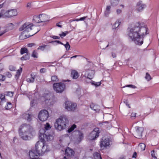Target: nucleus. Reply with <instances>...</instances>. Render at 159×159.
<instances>
[{
  "mask_svg": "<svg viewBox=\"0 0 159 159\" xmlns=\"http://www.w3.org/2000/svg\"><path fill=\"white\" fill-rule=\"evenodd\" d=\"M34 73H32L31 74V77L33 79V80H34L35 79H36V77L37 76L36 75H34Z\"/></svg>",
  "mask_w": 159,
  "mask_h": 159,
  "instance_id": "8fccbe9b",
  "label": "nucleus"
},
{
  "mask_svg": "<svg viewBox=\"0 0 159 159\" xmlns=\"http://www.w3.org/2000/svg\"><path fill=\"white\" fill-rule=\"evenodd\" d=\"M14 28V25L12 23H10L8 24L7 25L6 27V30H4V31H3L0 34V36L2 35V34L5 33L6 32L8 31L11 30L13 29Z\"/></svg>",
  "mask_w": 159,
  "mask_h": 159,
  "instance_id": "dca6fc26",
  "label": "nucleus"
},
{
  "mask_svg": "<svg viewBox=\"0 0 159 159\" xmlns=\"http://www.w3.org/2000/svg\"><path fill=\"white\" fill-rule=\"evenodd\" d=\"M52 38L54 39H59L60 37L58 36H53L52 37Z\"/></svg>",
  "mask_w": 159,
  "mask_h": 159,
  "instance_id": "13d9d810",
  "label": "nucleus"
},
{
  "mask_svg": "<svg viewBox=\"0 0 159 159\" xmlns=\"http://www.w3.org/2000/svg\"><path fill=\"white\" fill-rule=\"evenodd\" d=\"M136 113H132L131 114V117H134L136 116Z\"/></svg>",
  "mask_w": 159,
  "mask_h": 159,
  "instance_id": "bf43d9fd",
  "label": "nucleus"
},
{
  "mask_svg": "<svg viewBox=\"0 0 159 159\" xmlns=\"http://www.w3.org/2000/svg\"><path fill=\"white\" fill-rule=\"evenodd\" d=\"M80 21V20H79V19H73V20H70V21L71 22L72 21Z\"/></svg>",
  "mask_w": 159,
  "mask_h": 159,
  "instance_id": "0e129e2a",
  "label": "nucleus"
},
{
  "mask_svg": "<svg viewBox=\"0 0 159 159\" xmlns=\"http://www.w3.org/2000/svg\"><path fill=\"white\" fill-rule=\"evenodd\" d=\"M156 153L155 152L154 150H152L151 152V155L152 157L155 159H157L156 156Z\"/></svg>",
  "mask_w": 159,
  "mask_h": 159,
  "instance_id": "c9c22d12",
  "label": "nucleus"
},
{
  "mask_svg": "<svg viewBox=\"0 0 159 159\" xmlns=\"http://www.w3.org/2000/svg\"><path fill=\"white\" fill-rule=\"evenodd\" d=\"M9 13L10 18L16 16L18 14L16 10L15 9L9 10Z\"/></svg>",
  "mask_w": 159,
  "mask_h": 159,
  "instance_id": "b1692460",
  "label": "nucleus"
},
{
  "mask_svg": "<svg viewBox=\"0 0 159 159\" xmlns=\"http://www.w3.org/2000/svg\"><path fill=\"white\" fill-rule=\"evenodd\" d=\"M124 102L125 103V104L129 108H130V106L128 104V101L127 100H124Z\"/></svg>",
  "mask_w": 159,
  "mask_h": 159,
  "instance_id": "49530a36",
  "label": "nucleus"
},
{
  "mask_svg": "<svg viewBox=\"0 0 159 159\" xmlns=\"http://www.w3.org/2000/svg\"><path fill=\"white\" fill-rule=\"evenodd\" d=\"M136 129V135L135 137L139 139H140L142 137V133L143 131V127L139 126L135 127Z\"/></svg>",
  "mask_w": 159,
  "mask_h": 159,
  "instance_id": "ddd939ff",
  "label": "nucleus"
},
{
  "mask_svg": "<svg viewBox=\"0 0 159 159\" xmlns=\"http://www.w3.org/2000/svg\"><path fill=\"white\" fill-rule=\"evenodd\" d=\"M9 69L11 71H14L15 70L16 68L13 66H9Z\"/></svg>",
  "mask_w": 159,
  "mask_h": 159,
  "instance_id": "c03bdc74",
  "label": "nucleus"
},
{
  "mask_svg": "<svg viewBox=\"0 0 159 159\" xmlns=\"http://www.w3.org/2000/svg\"><path fill=\"white\" fill-rule=\"evenodd\" d=\"M77 105L76 103H73L71 102L67 101L65 103V107L68 111H72L74 110Z\"/></svg>",
  "mask_w": 159,
  "mask_h": 159,
  "instance_id": "f8f14e48",
  "label": "nucleus"
},
{
  "mask_svg": "<svg viewBox=\"0 0 159 159\" xmlns=\"http://www.w3.org/2000/svg\"><path fill=\"white\" fill-rule=\"evenodd\" d=\"M136 156H137V153L136 152H135L133 156H132V157L133 158H136Z\"/></svg>",
  "mask_w": 159,
  "mask_h": 159,
  "instance_id": "338daca9",
  "label": "nucleus"
},
{
  "mask_svg": "<svg viewBox=\"0 0 159 159\" xmlns=\"http://www.w3.org/2000/svg\"><path fill=\"white\" fill-rule=\"evenodd\" d=\"M29 156L30 157V159H40L38 157H38V155L36 153L35 151L34 150H31L29 152Z\"/></svg>",
  "mask_w": 159,
  "mask_h": 159,
  "instance_id": "6ab92c4d",
  "label": "nucleus"
},
{
  "mask_svg": "<svg viewBox=\"0 0 159 159\" xmlns=\"http://www.w3.org/2000/svg\"><path fill=\"white\" fill-rule=\"evenodd\" d=\"M125 87H130L133 89H135L136 88V86L132 84H129V85H126L125 86H124L123 88H125Z\"/></svg>",
  "mask_w": 159,
  "mask_h": 159,
  "instance_id": "a19ab883",
  "label": "nucleus"
},
{
  "mask_svg": "<svg viewBox=\"0 0 159 159\" xmlns=\"http://www.w3.org/2000/svg\"><path fill=\"white\" fill-rule=\"evenodd\" d=\"M33 26V25L32 23L29 22L25 23L21 25L19 29L20 31H23L21 33V34L20 36V39H23L28 38L30 36H33L40 30H38L37 31L34 32V33L33 34H29L28 35L25 34V33H27L32 30V27Z\"/></svg>",
  "mask_w": 159,
  "mask_h": 159,
  "instance_id": "20e7f679",
  "label": "nucleus"
},
{
  "mask_svg": "<svg viewBox=\"0 0 159 159\" xmlns=\"http://www.w3.org/2000/svg\"><path fill=\"white\" fill-rule=\"evenodd\" d=\"M95 73L94 70H89L87 73L84 74V76L85 78L92 80L94 77Z\"/></svg>",
  "mask_w": 159,
  "mask_h": 159,
  "instance_id": "2eb2a0df",
  "label": "nucleus"
},
{
  "mask_svg": "<svg viewBox=\"0 0 159 159\" xmlns=\"http://www.w3.org/2000/svg\"><path fill=\"white\" fill-rule=\"evenodd\" d=\"M30 57L28 54H26L25 56H23L20 58L21 60H26L29 59Z\"/></svg>",
  "mask_w": 159,
  "mask_h": 159,
  "instance_id": "7c9ffc66",
  "label": "nucleus"
},
{
  "mask_svg": "<svg viewBox=\"0 0 159 159\" xmlns=\"http://www.w3.org/2000/svg\"><path fill=\"white\" fill-rule=\"evenodd\" d=\"M50 46L48 45H43L39 46L37 49L42 51H43L46 49L47 51H48L50 50Z\"/></svg>",
  "mask_w": 159,
  "mask_h": 159,
  "instance_id": "412c9836",
  "label": "nucleus"
},
{
  "mask_svg": "<svg viewBox=\"0 0 159 159\" xmlns=\"http://www.w3.org/2000/svg\"><path fill=\"white\" fill-rule=\"evenodd\" d=\"M74 153L73 150L69 147L66 148L65 150V155L68 157L73 156Z\"/></svg>",
  "mask_w": 159,
  "mask_h": 159,
  "instance_id": "f3484780",
  "label": "nucleus"
},
{
  "mask_svg": "<svg viewBox=\"0 0 159 159\" xmlns=\"http://www.w3.org/2000/svg\"><path fill=\"white\" fill-rule=\"evenodd\" d=\"M146 5L143 3L142 1H139L137 3L136 10L137 12L141 11L144 8L146 7Z\"/></svg>",
  "mask_w": 159,
  "mask_h": 159,
  "instance_id": "4468645a",
  "label": "nucleus"
},
{
  "mask_svg": "<svg viewBox=\"0 0 159 159\" xmlns=\"http://www.w3.org/2000/svg\"><path fill=\"white\" fill-rule=\"evenodd\" d=\"M121 22V20H120L119 19L117 20L113 25L112 28L114 29H116L119 26Z\"/></svg>",
  "mask_w": 159,
  "mask_h": 159,
  "instance_id": "a878e982",
  "label": "nucleus"
},
{
  "mask_svg": "<svg viewBox=\"0 0 159 159\" xmlns=\"http://www.w3.org/2000/svg\"><path fill=\"white\" fill-rule=\"evenodd\" d=\"M139 147H140L142 151H144L145 149L146 145L144 143H141L139 144Z\"/></svg>",
  "mask_w": 159,
  "mask_h": 159,
  "instance_id": "2f4dec72",
  "label": "nucleus"
},
{
  "mask_svg": "<svg viewBox=\"0 0 159 159\" xmlns=\"http://www.w3.org/2000/svg\"><path fill=\"white\" fill-rule=\"evenodd\" d=\"M90 107L92 109L97 112H98L100 110L99 106L97 105H94L93 103L90 105Z\"/></svg>",
  "mask_w": 159,
  "mask_h": 159,
  "instance_id": "393cba45",
  "label": "nucleus"
},
{
  "mask_svg": "<svg viewBox=\"0 0 159 159\" xmlns=\"http://www.w3.org/2000/svg\"><path fill=\"white\" fill-rule=\"evenodd\" d=\"M145 78L146 79L148 80H151L152 79L150 75L148 73H146V75L145 77Z\"/></svg>",
  "mask_w": 159,
  "mask_h": 159,
  "instance_id": "37998d69",
  "label": "nucleus"
},
{
  "mask_svg": "<svg viewBox=\"0 0 159 159\" xmlns=\"http://www.w3.org/2000/svg\"><path fill=\"white\" fill-rule=\"evenodd\" d=\"M139 25H138V26L136 25L130 29L128 35L135 44L141 45L143 43V38L145 34H148L147 32L148 29L145 27H140Z\"/></svg>",
  "mask_w": 159,
  "mask_h": 159,
  "instance_id": "f257e3e1",
  "label": "nucleus"
},
{
  "mask_svg": "<svg viewBox=\"0 0 159 159\" xmlns=\"http://www.w3.org/2000/svg\"><path fill=\"white\" fill-rule=\"evenodd\" d=\"M91 83L92 84V85H93L96 87L99 86L101 84L100 82H96L94 81H93V80H91Z\"/></svg>",
  "mask_w": 159,
  "mask_h": 159,
  "instance_id": "72a5a7b5",
  "label": "nucleus"
},
{
  "mask_svg": "<svg viewBox=\"0 0 159 159\" xmlns=\"http://www.w3.org/2000/svg\"><path fill=\"white\" fill-rule=\"evenodd\" d=\"M22 71V68L20 67V70H17V71L16 72V76H19L20 75V74L21 72Z\"/></svg>",
  "mask_w": 159,
  "mask_h": 159,
  "instance_id": "ea45409f",
  "label": "nucleus"
},
{
  "mask_svg": "<svg viewBox=\"0 0 159 159\" xmlns=\"http://www.w3.org/2000/svg\"><path fill=\"white\" fill-rule=\"evenodd\" d=\"M120 0H110L111 4L112 6H116Z\"/></svg>",
  "mask_w": 159,
  "mask_h": 159,
  "instance_id": "cd10ccee",
  "label": "nucleus"
},
{
  "mask_svg": "<svg viewBox=\"0 0 159 159\" xmlns=\"http://www.w3.org/2000/svg\"><path fill=\"white\" fill-rule=\"evenodd\" d=\"M31 3H30V2H28L27 4L26 7H28V8H30L31 7Z\"/></svg>",
  "mask_w": 159,
  "mask_h": 159,
  "instance_id": "e2e57ef3",
  "label": "nucleus"
},
{
  "mask_svg": "<svg viewBox=\"0 0 159 159\" xmlns=\"http://www.w3.org/2000/svg\"><path fill=\"white\" fill-rule=\"evenodd\" d=\"M111 55L113 57L115 58L116 57V53L114 52H112L111 53Z\"/></svg>",
  "mask_w": 159,
  "mask_h": 159,
  "instance_id": "6e6d98bb",
  "label": "nucleus"
},
{
  "mask_svg": "<svg viewBox=\"0 0 159 159\" xmlns=\"http://www.w3.org/2000/svg\"><path fill=\"white\" fill-rule=\"evenodd\" d=\"M53 42H57V43L58 44H60L62 45H64L63 43H61V42L60 41H58V40H56V41H52L51 43H52Z\"/></svg>",
  "mask_w": 159,
  "mask_h": 159,
  "instance_id": "603ef678",
  "label": "nucleus"
},
{
  "mask_svg": "<svg viewBox=\"0 0 159 159\" xmlns=\"http://www.w3.org/2000/svg\"><path fill=\"white\" fill-rule=\"evenodd\" d=\"M25 53H26V54H28V51L27 48H22L20 50V53L21 54H23Z\"/></svg>",
  "mask_w": 159,
  "mask_h": 159,
  "instance_id": "c85d7f7f",
  "label": "nucleus"
},
{
  "mask_svg": "<svg viewBox=\"0 0 159 159\" xmlns=\"http://www.w3.org/2000/svg\"><path fill=\"white\" fill-rule=\"evenodd\" d=\"M1 13H2V17L5 18H10L9 10L6 11L5 10H2L1 11Z\"/></svg>",
  "mask_w": 159,
  "mask_h": 159,
  "instance_id": "5701e85b",
  "label": "nucleus"
},
{
  "mask_svg": "<svg viewBox=\"0 0 159 159\" xmlns=\"http://www.w3.org/2000/svg\"><path fill=\"white\" fill-rule=\"evenodd\" d=\"M79 75L78 72L75 70H72L71 73V76L73 79H77L79 77Z\"/></svg>",
  "mask_w": 159,
  "mask_h": 159,
  "instance_id": "4be33fe9",
  "label": "nucleus"
},
{
  "mask_svg": "<svg viewBox=\"0 0 159 159\" xmlns=\"http://www.w3.org/2000/svg\"><path fill=\"white\" fill-rule=\"evenodd\" d=\"M100 131L98 128H94L90 133L89 135V138L90 140H95L99 136Z\"/></svg>",
  "mask_w": 159,
  "mask_h": 159,
  "instance_id": "1a4fd4ad",
  "label": "nucleus"
},
{
  "mask_svg": "<svg viewBox=\"0 0 159 159\" xmlns=\"http://www.w3.org/2000/svg\"><path fill=\"white\" fill-rule=\"evenodd\" d=\"M77 137L76 143H78L83 139V134L80 131H78L76 132Z\"/></svg>",
  "mask_w": 159,
  "mask_h": 159,
  "instance_id": "a211bd4d",
  "label": "nucleus"
},
{
  "mask_svg": "<svg viewBox=\"0 0 159 159\" xmlns=\"http://www.w3.org/2000/svg\"><path fill=\"white\" fill-rule=\"evenodd\" d=\"M76 125L75 124H73L71 125V126L68 129L67 131L68 133H70L73 131L76 128Z\"/></svg>",
  "mask_w": 159,
  "mask_h": 159,
  "instance_id": "c756f323",
  "label": "nucleus"
},
{
  "mask_svg": "<svg viewBox=\"0 0 159 159\" xmlns=\"http://www.w3.org/2000/svg\"><path fill=\"white\" fill-rule=\"evenodd\" d=\"M111 8V7L110 6H108L106 7V10L110 11Z\"/></svg>",
  "mask_w": 159,
  "mask_h": 159,
  "instance_id": "052dcab7",
  "label": "nucleus"
},
{
  "mask_svg": "<svg viewBox=\"0 0 159 159\" xmlns=\"http://www.w3.org/2000/svg\"><path fill=\"white\" fill-rule=\"evenodd\" d=\"M58 80V77L56 75H53L52 76L51 80Z\"/></svg>",
  "mask_w": 159,
  "mask_h": 159,
  "instance_id": "de8ad7c7",
  "label": "nucleus"
},
{
  "mask_svg": "<svg viewBox=\"0 0 159 159\" xmlns=\"http://www.w3.org/2000/svg\"><path fill=\"white\" fill-rule=\"evenodd\" d=\"M110 13V11L106 10L105 12V14L106 16H107Z\"/></svg>",
  "mask_w": 159,
  "mask_h": 159,
  "instance_id": "5fc2aeb1",
  "label": "nucleus"
},
{
  "mask_svg": "<svg viewBox=\"0 0 159 159\" xmlns=\"http://www.w3.org/2000/svg\"><path fill=\"white\" fill-rule=\"evenodd\" d=\"M86 18V17H81V18H80L79 19V20H83L84 19H85Z\"/></svg>",
  "mask_w": 159,
  "mask_h": 159,
  "instance_id": "774afa93",
  "label": "nucleus"
},
{
  "mask_svg": "<svg viewBox=\"0 0 159 159\" xmlns=\"http://www.w3.org/2000/svg\"><path fill=\"white\" fill-rule=\"evenodd\" d=\"M54 90L58 93H61L65 88V84L62 83H55L53 85Z\"/></svg>",
  "mask_w": 159,
  "mask_h": 159,
  "instance_id": "6e6552de",
  "label": "nucleus"
},
{
  "mask_svg": "<svg viewBox=\"0 0 159 159\" xmlns=\"http://www.w3.org/2000/svg\"><path fill=\"white\" fill-rule=\"evenodd\" d=\"M32 57L34 58H38V53L35 50L33 51L32 55Z\"/></svg>",
  "mask_w": 159,
  "mask_h": 159,
  "instance_id": "f704fd0d",
  "label": "nucleus"
},
{
  "mask_svg": "<svg viewBox=\"0 0 159 159\" xmlns=\"http://www.w3.org/2000/svg\"><path fill=\"white\" fill-rule=\"evenodd\" d=\"M41 140V141H38L35 144V150H34L38 155H42L49 151L48 146L43 142L45 141Z\"/></svg>",
  "mask_w": 159,
  "mask_h": 159,
  "instance_id": "39448f33",
  "label": "nucleus"
},
{
  "mask_svg": "<svg viewBox=\"0 0 159 159\" xmlns=\"http://www.w3.org/2000/svg\"><path fill=\"white\" fill-rule=\"evenodd\" d=\"M28 46L30 47H31L33 46H35V44L34 43H30L28 44Z\"/></svg>",
  "mask_w": 159,
  "mask_h": 159,
  "instance_id": "864d4df0",
  "label": "nucleus"
},
{
  "mask_svg": "<svg viewBox=\"0 0 159 159\" xmlns=\"http://www.w3.org/2000/svg\"><path fill=\"white\" fill-rule=\"evenodd\" d=\"M125 157L124 155L121 156L119 158V159H125Z\"/></svg>",
  "mask_w": 159,
  "mask_h": 159,
  "instance_id": "69168bd1",
  "label": "nucleus"
},
{
  "mask_svg": "<svg viewBox=\"0 0 159 159\" xmlns=\"http://www.w3.org/2000/svg\"><path fill=\"white\" fill-rule=\"evenodd\" d=\"M110 145L109 140L108 138H102L100 142V146L101 150L107 149Z\"/></svg>",
  "mask_w": 159,
  "mask_h": 159,
  "instance_id": "9b49d317",
  "label": "nucleus"
},
{
  "mask_svg": "<svg viewBox=\"0 0 159 159\" xmlns=\"http://www.w3.org/2000/svg\"><path fill=\"white\" fill-rule=\"evenodd\" d=\"M64 45L66 50H69L70 49V46L68 42H67L66 44L63 45Z\"/></svg>",
  "mask_w": 159,
  "mask_h": 159,
  "instance_id": "58836bf2",
  "label": "nucleus"
},
{
  "mask_svg": "<svg viewBox=\"0 0 159 159\" xmlns=\"http://www.w3.org/2000/svg\"><path fill=\"white\" fill-rule=\"evenodd\" d=\"M68 122V120L66 116H61L56 120L54 124L55 127L56 129L61 131L66 128Z\"/></svg>",
  "mask_w": 159,
  "mask_h": 159,
  "instance_id": "423d86ee",
  "label": "nucleus"
},
{
  "mask_svg": "<svg viewBox=\"0 0 159 159\" xmlns=\"http://www.w3.org/2000/svg\"><path fill=\"white\" fill-rule=\"evenodd\" d=\"M5 76L4 75H2L0 74V80H5Z\"/></svg>",
  "mask_w": 159,
  "mask_h": 159,
  "instance_id": "3c124183",
  "label": "nucleus"
},
{
  "mask_svg": "<svg viewBox=\"0 0 159 159\" xmlns=\"http://www.w3.org/2000/svg\"><path fill=\"white\" fill-rule=\"evenodd\" d=\"M0 99L1 100V101H4L5 100V95L4 94H0Z\"/></svg>",
  "mask_w": 159,
  "mask_h": 159,
  "instance_id": "79ce46f5",
  "label": "nucleus"
},
{
  "mask_svg": "<svg viewBox=\"0 0 159 159\" xmlns=\"http://www.w3.org/2000/svg\"><path fill=\"white\" fill-rule=\"evenodd\" d=\"M46 69L45 68H42L40 69V71L41 73H43L46 72Z\"/></svg>",
  "mask_w": 159,
  "mask_h": 159,
  "instance_id": "09e8293b",
  "label": "nucleus"
},
{
  "mask_svg": "<svg viewBox=\"0 0 159 159\" xmlns=\"http://www.w3.org/2000/svg\"><path fill=\"white\" fill-rule=\"evenodd\" d=\"M23 117L26 119L28 121H30L34 117V116L32 114L25 113L23 115Z\"/></svg>",
  "mask_w": 159,
  "mask_h": 159,
  "instance_id": "aec40b11",
  "label": "nucleus"
},
{
  "mask_svg": "<svg viewBox=\"0 0 159 159\" xmlns=\"http://www.w3.org/2000/svg\"><path fill=\"white\" fill-rule=\"evenodd\" d=\"M19 134L23 139L27 140L30 135H33L34 134V131L33 128L29 125L24 124L19 128Z\"/></svg>",
  "mask_w": 159,
  "mask_h": 159,
  "instance_id": "f03ea898",
  "label": "nucleus"
},
{
  "mask_svg": "<svg viewBox=\"0 0 159 159\" xmlns=\"http://www.w3.org/2000/svg\"><path fill=\"white\" fill-rule=\"evenodd\" d=\"M121 10L119 9H118L116 10V13L117 14L119 15L121 12Z\"/></svg>",
  "mask_w": 159,
  "mask_h": 159,
  "instance_id": "4d7b16f0",
  "label": "nucleus"
},
{
  "mask_svg": "<svg viewBox=\"0 0 159 159\" xmlns=\"http://www.w3.org/2000/svg\"><path fill=\"white\" fill-rule=\"evenodd\" d=\"M12 107V105L10 102H8L7 106L5 107V108L6 109L9 110Z\"/></svg>",
  "mask_w": 159,
  "mask_h": 159,
  "instance_id": "e433bc0d",
  "label": "nucleus"
},
{
  "mask_svg": "<svg viewBox=\"0 0 159 159\" xmlns=\"http://www.w3.org/2000/svg\"><path fill=\"white\" fill-rule=\"evenodd\" d=\"M3 69V65L0 63V72L2 71Z\"/></svg>",
  "mask_w": 159,
  "mask_h": 159,
  "instance_id": "680f3d73",
  "label": "nucleus"
},
{
  "mask_svg": "<svg viewBox=\"0 0 159 159\" xmlns=\"http://www.w3.org/2000/svg\"><path fill=\"white\" fill-rule=\"evenodd\" d=\"M7 94H6V95L9 96L10 97H12L13 96V93L11 92H6Z\"/></svg>",
  "mask_w": 159,
  "mask_h": 159,
  "instance_id": "a18cd8bd",
  "label": "nucleus"
},
{
  "mask_svg": "<svg viewBox=\"0 0 159 159\" xmlns=\"http://www.w3.org/2000/svg\"><path fill=\"white\" fill-rule=\"evenodd\" d=\"M68 33L69 32L68 31H66L65 32H62L61 34H59V35L61 38H63L66 36Z\"/></svg>",
  "mask_w": 159,
  "mask_h": 159,
  "instance_id": "473e14b6",
  "label": "nucleus"
},
{
  "mask_svg": "<svg viewBox=\"0 0 159 159\" xmlns=\"http://www.w3.org/2000/svg\"><path fill=\"white\" fill-rule=\"evenodd\" d=\"M49 19L48 16L43 14L35 16L33 18V22L36 23L45 22L49 21Z\"/></svg>",
  "mask_w": 159,
  "mask_h": 159,
  "instance_id": "0eeeda50",
  "label": "nucleus"
},
{
  "mask_svg": "<svg viewBox=\"0 0 159 159\" xmlns=\"http://www.w3.org/2000/svg\"><path fill=\"white\" fill-rule=\"evenodd\" d=\"M5 76L9 78H10L11 76V74L9 72H7L4 73Z\"/></svg>",
  "mask_w": 159,
  "mask_h": 159,
  "instance_id": "4c0bfd02",
  "label": "nucleus"
},
{
  "mask_svg": "<svg viewBox=\"0 0 159 159\" xmlns=\"http://www.w3.org/2000/svg\"><path fill=\"white\" fill-rule=\"evenodd\" d=\"M38 116L40 120L42 121H45L48 117V112L45 110H42L39 112Z\"/></svg>",
  "mask_w": 159,
  "mask_h": 159,
  "instance_id": "9d476101",
  "label": "nucleus"
},
{
  "mask_svg": "<svg viewBox=\"0 0 159 159\" xmlns=\"http://www.w3.org/2000/svg\"><path fill=\"white\" fill-rule=\"evenodd\" d=\"M93 157L94 159H102L100 154L98 152L94 153Z\"/></svg>",
  "mask_w": 159,
  "mask_h": 159,
  "instance_id": "bb28decb",
  "label": "nucleus"
},
{
  "mask_svg": "<svg viewBox=\"0 0 159 159\" xmlns=\"http://www.w3.org/2000/svg\"><path fill=\"white\" fill-rule=\"evenodd\" d=\"M51 127L48 123L45 125L44 129H41L39 130V138L40 140L45 141H51L53 139V133H49V130Z\"/></svg>",
  "mask_w": 159,
  "mask_h": 159,
  "instance_id": "7ed1b4c3",
  "label": "nucleus"
}]
</instances>
